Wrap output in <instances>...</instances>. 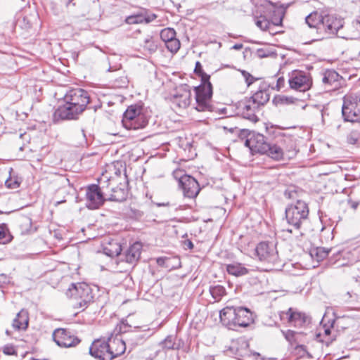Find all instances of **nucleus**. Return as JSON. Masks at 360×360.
<instances>
[{
  "mask_svg": "<svg viewBox=\"0 0 360 360\" xmlns=\"http://www.w3.org/2000/svg\"><path fill=\"white\" fill-rule=\"evenodd\" d=\"M343 25L342 18L334 14L324 15L321 27H320V37L314 40H319L337 34L338 30L343 27Z\"/></svg>",
  "mask_w": 360,
  "mask_h": 360,
  "instance_id": "obj_9",
  "label": "nucleus"
},
{
  "mask_svg": "<svg viewBox=\"0 0 360 360\" xmlns=\"http://www.w3.org/2000/svg\"><path fill=\"white\" fill-rule=\"evenodd\" d=\"M6 233L5 229L3 227L0 226V240H2L5 238Z\"/></svg>",
  "mask_w": 360,
  "mask_h": 360,
  "instance_id": "obj_58",
  "label": "nucleus"
},
{
  "mask_svg": "<svg viewBox=\"0 0 360 360\" xmlns=\"http://www.w3.org/2000/svg\"><path fill=\"white\" fill-rule=\"evenodd\" d=\"M240 72L248 86H250L252 84L254 83L255 81L257 79L245 70H241Z\"/></svg>",
  "mask_w": 360,
  "mask_h": 360,
  "instance_id": "obj_43",
  "label": "nucleus"
},
{
  "mask_svg": "<svg viewBox=\"0 0 360 360\" xmlns=\"http://www.w3.org/2000/svg\"><path fill=\"white\" fill-rule=\"evenodd\" d=\"M62 202H63V201L57 202V203H56V204H57V205H58V204L61 203Z\"/></svg>",
  "mask_w": 360,
  "mask_h": 360,
  "instance_id": "obj_64",
  "label": "nucleus"
},
{
  "mask_svg": "<svg viewBox=\"0 0 360 360\" xmlns=\"http://www.w3.org/2000/svg\"><path fill=\"white\" fill-rule=\"evenodd\" d=\"M162 347L167 349H174V338L172 335L167 336L162 342Z\"/></svg>",
  "mask_w": 360,
  "mask_h": 360,
  "instance_id": "obj_42",
  "label": "nucleus"
},
{
  "mask_svg": "<svg viewBox=\"0 0 360 360\" xmlns=\"http://www.w3.org/2000/svg\"><path fill=\"white\" fill-rule=\"evenodd\" d=\"M279 317L281 321H286L295 327L302 326L307 321L305 314L293 308H289L286 311H280Z\"/></svg>",
  "mask_w": 360,
  "mask_h": 360,
  "instance_id": "obj_16",
  "label": "nucleus"
},
{
  "mask_svg": "<svg viewBox=\"0 0 360 360\" xmlns=\"http://www.w3.org/2000/svg\"><path fill=\"white\" fill-rule=\"evenodd\" d=\"M175 37L176 31L173 28H165L160 32V38L165 43H167Z\"/></svg>",
  "mask_w": 360,
  "mask_h": 360,
  "instance_id": "obj_38",
  "label": "nucleus"
},
{
  "mask_svg": "<svg viewBox=\"0 0 360 360\" xmlns=\"http://www.w3.org/2000/svg\"><path fill=\"white\" fill-rule=\"evenodd\" d=\"M121 245L116 242L111 243L109 244V246H106L103 248L104 253L110 257L118 256L121 253Z\"/></svg>",
  "mask_w": 360,
  "mask_h": 360,
  "instance_id": "obj_34",
  "label": "nucleus"
},
{
  "mask_svg": "<svg viewBox=\"0 0 360 360\" xmlns=\"http://www.w3.org/2000/svg\"><path fill=\"white\" fill-rule=\"evenodd\" d=\"M231 350L234 352L236 358L240 360H245L250 353L248 342L244 338H240L233 342Z\"/></svg>",
  "mask_w": 360,
  "mask_h": 360,
  "instance_id": "obj_22",
  "label": "nucleus"
},
{
  "mask_svg": "<svg viewBox=\"0 0 360 360\" xmlns=\"http://www.w3.org/2000/svg\"><path fill=\"white\" fill-rule=\"evenodd\" d=\"M254 20L255 25L262 30H266L269 27L270 21L266 15H255Z\"/></svg>",
  "mask_w": 360,
  "mask_h": 360,
  "instance_id": "obj_37",
  "label": "nucleus"
},
{
  "mask_svg": "<svg viewBox=\"0 0 360 360\" xmlns=\"http://www.w3.org/2000/svg\"><path fill=\"white\" fill-rule=\"evenodd\" d=\"M145 212L142 210L139 209H131V217L137 219L141 220L144 218Z\"/></svg>",
  "mask_w": 360,
  "mask_h": 360,
  "instance_id": "obj_46",
  "label": "nucleus"
},
{
  "mask_svg": "<svg viewBox=\"0 0 360 360\" xmlns=\"http://www.w3.org/2000/svg\"><path fill=\"white\" fill-rule=\"evenodd\" d=\"M269 21H271V22L274 25H281L283 21L282 12L279 10H274L273 11V16L271 18Z\"/></svg>",
  "mask_w": 360,
  "mask_h": 360,
  "instance_id": "obj_41",
  "label": "nucleus"
},
{
  "mask_svg": "<svg viewBox=\"0 0 360 360\" xmlns=\"http://www.w3.org/2000/svg\"><path fill=\"white\" fill-rule=\"evenodd\" d=\"M255 255L261 262L270 267L278 262L276 246L270 243L261 242L255 248Z\"/></svg>",
  "mask_w": 360,
  "mask_h": 360,
  "instance_id": "obj_8",
  "label": "nucleus"
},
{
  "mask_svg": "<svg viewBox=\"0 0 360 360\" xmlns=\"http://www.w3.org/2000/svg\"><path fill=\"white\" fill-rule=\"evenodd\" d=\"M82 113L81 111H79L77 108L73 107L69 103H65L55 110L53 119L55 121L76 120Z\"/></svg>",
  "mask_w": 360,
  "mask_h": 360,
  "instance_id": "obj_19",
  "label": "nucleus"
},
{
  "mask_svg": "<svg viewBox=\"0 0 360 360\" xmlns=\"http://www.w3.org/2000/svg\"><path fill=\"white\" fill-rule=\"evenodd\" d=\"M355 141H356V140H355V139H350V143H355Z\"/></svg>",
  "mask_w": 360,
  "mask_h": 360,
  "instance_id": "obj_62",
  "label": "nucleus"
},
{
  "mask_svg": "<svg viewBox=\"0 0 360 360\" xmlns=\"http://www.w3.org/2000/svg\"><path fill=\"white\" fill-rule=\"evenodd\" d=\"M270 96L268 90L259 89L250 98L255 104L259 108L266 104L269 100Z\"/></svg>",
  "mask_w": 360,
  "mask_h": 360,
  "instance_id": "obj_29",
  "label": "nucleus"
},
{
  "mask_svg": "<svg viewBox=\"0 0 360 360\" xmlns=\"http://www.w3.org/2000/svg\"><path fill=\"white\" fill-rule=\"evenodd\" d=\"M352 278L356 283H360V270L359 269L356 270V272L354 273V275L352 276Z\"/></svg>",
  "mask_w": 360,
  "mask_h": 360,
  "instance_id": "obj_54",
  "label": "nucleus"
},
{
  "mask_svg": "<svg viewBox=\"0 0 360 360\" xmlns=\"http://www.w3.org/2000/svg\"><path fill=\"white\" fill-rule=\"evenodd\" d=\"M254 133V131H250V130H248V129H241L240 131V134H239V137L242 139V140H246V139H249V138L250 137V134Z\"/></svg>",
  "mask_w": 360,
  "mask_h": 360,
  "instance_id": "obj_48",
  "label": "nucleus"
},
{
  "mask_svg": "<svg viewBox=\"0 0 360 360\" xmlns=\"http://www.w3.org/2000/svg\"><path fill=\"white\" fill-rule=\"evenodd\" d=\"M243 45L242 44H236L232 46V49L234 50H240L242 49Z\"/></svg>",
  "mask_w": 360,
  "mask_h": 360,
  "instance_id": "obj_59",
  "label": "nucleus"
},
{
  "mask_svg": "<svg viewBox=\"0 0 360 360\" xmlns=\"http://www.w3.org/2000/svg\"><path fill=\"white\" fill-rule=\"evenodd\" d=\"M128 327H131V326H128V323L124 321H122V323H121V325H120V332L121 333H127L128 331V329L127 328Z\"/></svg>",
  "mask_w": 360,
  "mask_h": 360,
  "instance_id": "obj_52",
  "label": "nucleus"
},
{
  "mask_svg": "<svg viewBox=\"0 0 360 360\" xmlns=\"http://www.w3.org/2000/svg\"><path fill=\"white\" fill-rule=\"evenodd\" d=\"M191 91L189 86L184 84L179 86L172 97V103L179 108H186L191 103Z\"/></svg>",
  "mask_w": 360,
  "mask_h": 360,
  "instance_id": "obj_17",
  "label": "nucleus"
},
{
  "mask_svg": "<svg viewBox=\"0 0 360 360\" xmlns=\"http://www.w3.org/2000/svg\"><path fill=\"white\" fill-rule=\"evenodd\" d=\"M330 251V249L319 247L311 250L310 255L312 257H315L317 261H321L328 255Z\"/></svg>",
  "mask_w": 360,
  "mask_h": 360,
  "instance_id": "obj_35",
  "label": "nucleus"
},
{
  "mask_svg": "<svg viewBox=\"0 0 360 360\" xmlns=\"http://www.w3.org/2000/svg\"><path fill=\"white\" fill-rule=\"evenodd\" d=\"M165 46L171 53H174L179 50L181 43L180 41L178 39H176V37H175L173 39L165 43Z\"/></svg>",
  "mask_w": 360,
  "mask_h": 360,
  "instance_id": "obj_39",
  "label": "nucleus"
},
{
  "mask_svg": "<svg viewBox=\"0 0 360 360\" xmlns=\"http://www.w3.org/2000/svg\"><path fill=\"white\" fill-rule=\"evenodd\" d=\"M55 342L61 347H75L80 342V340L72 334L70 330L64 328H58L53 333Z\"/></svg>",
  "mask_w": 360,
  "mask_h": 360,
  "instance_id": "obj_12",
  "label": "nucleus"
},
{
  "mask_svg": "<svg viewBox=\"0 0 360 360\" xmlns=\"http://www.w3.org/2000/svg\"><path fill=\"white\" fill-rule=\"evenodd\" d=\"M288 83L292 89L304 92L311 88L312 79L309 73L295 70L289 74Z\"/></svg>",
  "mask_w": 360,
  "mask_h": 360,
  "instance_id": "obj_11",
  "label": "nucleus"
},
{
  "mask_svg": "<svg viewBox=\"0 0 360 360\" xmlns=\"http://www.w3.org/2000/svg\"><path fill=\"white\" fill-rule=\"evenodd\" d=\"M174 177L178 180L184 195L188 198H195L199 193L200 188L195 178L184 174L181 169H176L173 172Z\"/></svg>",
  "mask_w": 360,
  "mask_h": 360,
  "instance_id": "obj_7",
  "label": "nucleus"
},
{
  "mask_svg": "<svg viewBox=\"0 0 360 360\" xmlns=\"http://www.w3.org/2000/svg\"><path fill=\"white\" fill-rule=\"evenodd\" d=\"M157 18L154 13L148 14L146 9L142 10L141 12L133 14L126 18L125 22L129 25L140 24V23H149L153 21Z\"/></svg>",
  "mask_w": 360,
  "mask_h": 360,
  "instance_id": "obj_23",
  "label": "nucleus"
},
{
  "mask_svg": "<svg viewBox=\"0 0 360 360\" xmlns=\"http://www.w3.org/2000/svg\"><path fill=\"white\" fill-rule=\"evenodd\" d=\"M264 154L276 160H280L285 158V153L283 150L276 144L271 145L269 143V150H267L266 153Z\"/></svg>",
  "mask_w": 360,
  "mask_h": 360,
  "instance_id": "obj_31",
  "label": "nucleus"
},
{
  "mask_svg": "<svg viewBox=\"0 0 360 360\" xmlns=\"http://www.w3.org/2000/svg\"><path fill=\"white\" fill-rule=\"evenodd\" d=\"M118 181L117 178H108L106 181L101 183V186L99 188L103 193V197L106 196L108 199V195H110V186L117 185Z\"/></svg>",
  "mask_w": 360,
  "mask_h": 360,
  "instance_id": "obj_33",
  "label": "nucleus"
},
{
  "mask_svg": "<svg viewBox=\"0 0 360 360\" xmlns=\"http://www.w3.org/2000/svg\"><path fill=\"white\" fill-rule=\"evenodd\" d=\"M20 226L25 231H28L32 226V220L30 217H23L20 219Z\"/></svg>",
  "mask_w": 360,
  "mask_h": 360,
  "instance_id": "obj_45",
  "label": "nucleus"
},
{
  "mask_svg": "<svg viewBox=\"0 0 360 360\" xmlns=\"http://www.w3.org/2000/svg\"><path fill=\"white\" fill-rule=\"evenodd\" d=\"M286 231L288 232H290V233L292 232V229H287Z\"/></svg>",
  "mask_w": 360,
  "mask_h": 360,
  "instance_id": "obj_63",
  "label": "nucleus"
},
{
  "mask_svg": "<svg viewBox=\"0 0 360 360\" xmlns=\"http://www.w3.org/2000/svg\"><path fill=\"white\" fill-rule=\"evenodd\" d=\"M129 80L126 76H122L115 80V85L118 88H124L128 86Z\"/></svg>",
  "mask_w": 360,
  "mask_h": 360,
  "instance_id": "obj_44",
  "label": "nucleus"
},
{
  "mask_svg": "<svg viewBox=\"0 0 360 360\" xmlns=\"http://www.w3.org/2000/svg\"><path fill=\"white\" fill-rule=\"evenodd\" d=\"M127 176L124 174L122 181H118L117 185L110 186V195H108V200L119 202L126 200L127 196Z\"/></svg>",
  "mask_w": 360,
  "mask_h": 360,
  "instance_id": "obj_20",
  "label": "nucleus"
},
{
  "mask_svg": "<svg viewBox=\"0 0 360 360\" xmlns=\"http://www.w3.org/2000/svg\"><path fill=\"white\" fill-rule=\"evenodd\" d=\"M342 77L339 74L333 70H328L323 74L322 77V82L324 85V88L327 91H332L337 89L340 86V79Z\"/></svg>",
  "mask_w": 360,
  "mask_h": 360,
  "instance_id": "obj_21",
  "label": "nucleus"
},
{
  "mask_svg": "<svg viewBox=\"0 0 360 360\" xmlns=\"http://www.w3.org/2000/svg\"><path fill=\"white\" fill-rule=\"evenodd\" d=\"M226 270L229 274L236 277L247 275L250 271L244 264L236 262L226 264Z\"/></svg>",
  "mask_w": 360,
  "mask_h": 360,
  "instance_id": "obj_25",
  "label": "nucleus"
},
{
  "mask_svg": "<svg viewBox=\"0 0 360 360\" xmlns=\"http://www.w3.org/2000/svg\"><path fill=\"white\" fill-rule=\"evenodd\" d=\"M210 292L215 302H219L226 295V289L221 285H212L210 287Z\"/></svg>",
  "mask_w": 360,
  "mask_h": 360,
  "instance_id": "obj_32",
  "label": "nucleus"
},
{
  "mask_svg": "<svg viewBox=\"0 0 360 360\" xmlns=\"http://www.w3.org/2000/svg\"><path fill=\"white\" fill-rule=\"evenodd\" d=\"M292 98H286V101H288V102H292Z\"/></svg>",
  "mask_w": 360,
  "mask_h": 360,
  "instance_id": "obj_61",
  "label": "nucleus"
},
{
  "mask_svg": "<svg viewBox=\"0 0 360 360\" xmlns=\"http://www.w3.org/2000/svg\"><path fill=\"white\" fill-rule=\"evenodd\" d=\"M86 207L91 210L98 208L105 200L103 193L99 186L91 184L86 188Z\"/></svg>",
  "mask_w": 360,
  "mask_h": 360,
  "instance_id": "obj_15",
  "label": "nucleus"
},
{
  "mask_svg": "<svg viewBox=\"0 0 360 360\" xmlns=\"http://www.w3.org/2000/svg\"><path fill=\"white\" fill-rule=\"evenodd\" d=\"M119 165H120L121 169H116V168H115V176H113L112 178H117L119 181H123V177H124V174H126V169H125V167H124L122 165V164H119Z\"/></svg>",
  "mask_w": 360,
  "mask_h": 360,
  "instance_id": "obj_47",
  "label": "nucleus"
},
{
  "mask_svg": "<svg viewBox=\"0 0 360 360\" xmlns=\"http://www.w3.org/2000/svg\"><path fill=\"white\" fill-rule=\"evenodd\" d=\"M257 54L260 58H265L269 56V52H267L265 50L260 49L257 50Z\"/></svg>",
  "mask_w": 360,
  "mask_h": 360,
  "instance_id": "obj_53",
  "label": "nucleus"
},
{
  "mask_svg": "<svg viewBox=\"0 0 360 360\" xmlns=\"http://www.w3.org/2000/svg\"><path fill=\"white\" fill-rule=\"evenodd\" d=\"M296 349H297V350H298V351H300H300H302V352H303V354H304V353H306L307 355H309V353L307 352V350H306V347H305V346H304V345H298V346L296 347Z\"/></svg>",
  "mask_w": 360,
  "mask_h": 360,
  "instance_id": "obj_56",
  "label": "nucleus"
},
{
  "mask_svg": "<svg viewBox=\"0 0 360 360\" xmlns=\"http://www.w3.org/2000/svg\"><path fill=\"white\" fill-rule=\"evenodd\" d=\"M169 261V259L159 257L157 259V264L161 266L168 267V265L166 263H167Z\"/></svg>",
  "mask_w": 360,
  "mask_h": 360,
  "instance_id": "obj_51",
  "label": "nucleus"
},
{
  "mask_svg": "<svg viewBox=\"0 0 360 360\" xmlns=\"http://www.w3.org/2000/svg\"><path fill=\"white\" fill-rule=\"evenodd\" d=\"M285 86V79L283 77H280L277 79L276 89L279 91Z\"/></svg>",
  "mask_w": 360,
  "mask_h": 360,
  "instance_id": "obj_50",
  "label": "nucleus"
},
{
  "mask_svg": "<svg viewBox=\"0 0 360 360\" xmlns=\"http://www.w3.org/2000/svg\"><path fill=\"white\" fill-rule=\"evenodd\" d=\"M28 312L25 309H22L17 314L16 317L14 319L13 326L18 330L26 329L28 326Z\"/></svg>",
  "mask_w": 360,
  "mask_h": 360,
  "instance_id": "obj_28",
  "label": "nucleus"
},
{
  "mask_svg": "<svg viewBox=\"0 0 360 360\" xmlns=\"http://www.w3.org/2000/svg\"><path fill=\"white\" fill-rule=\"evenodd\" d=\"M283 336L290 344H293L297 341L298 333L292 330H281Z\"/></svg>",
  "mask_w": 360,
  "mask_h": 360,
  "instance_id": "obj_40",
  "label": "nucleus"
},
{
  "mask_svg": "<svg viewBox=\"0 0 360 360\" xmlns=\"http://www.w3.org/2000/svg\"><path fill=\"white\" fill-rule=\"evenodd\" d=\"M194 71L201 79V84L195 87V109L198 111H212V86L210 82V76L203 71L199 61L196 62Z\"/></svg>",
  "mask_w": 360,
  "mask_h": 360,
  "instance_id": "obj_2",
  "label": "nucleus"
},
{
  "mask_svg": "<svg viewBox=\"0 0 360 360\" xmlns=\"http://www.w3.org/2000/svg\"><path fill=\"white\" fill-rule=\"evenodd\" d=\"M63 101L64 103H69L83 112L90 102V98L86 91L82 89H72L66 92Z\"/></svg>",
  "mask_w": 360,
  "mask_h": 360,
  "instance_id": "obj_10",
  "label": "nucleus"
},
{
  "mask_svg": "<svg viewBox=\"0 0 360 360\" xmlns=\"http://www.w3.org/2000/svg\"><path fill=\"white\" fill-rule=\"evenodd\" d=\"M220 321L229 329L247 327L253 323V314L248 308L227 305L220 311Z\"/></svg>",
  "mask_w": 360,
  "mask_h": 360,
  "instance_id": "obj_1",
  "label": "nucleus"
},
{
  "mask_svg": "<svg viewBox=\"0 0 360 360\" xmlns=\"http://www.w3.org/2000/svg\"><path fill=\"white\" fill-rule=\"evenodd\" d=\"M309 208L307 203L297 200L295 204L288 206L285 209V218L288 224L299 229L302 224L307 220Z\"/></svg>",
  "mask_w": 360,
  "mask_h": 360,
  "instance_id": "obj_5",
  "label": "nucleus"
},
{
  "mask_svg": "<svg viewBox=\"0 0 360 360\" xmlns=\"http://www.w3.org/2000/svg\"><path fill=\"white\" fill-rule=\"evenodd\" d=\"M6 185L8 188H18L19 186V184L16 181L14 182L13 185H12V184L10 183L8 180L6 181Z\"/></svg>",
  "mask_w": 360,
  "mask_h": 360,
  "instance_id": "obj_55",
  "label": "nucleus"
},
{
  "mask_svg": "<svg viewBox=\"0 0 360 360\" xmlns=\"http://www.w3.org/2000/svg\"><path fill=\"white\" fill-rule=\"evenodd\" d=\"M184 245L188 249H192L193 248V243L191 240H186L184 242Z\"/></svg>",
  "mask_w": 360,
  "mask_h": 360,
  "instance_id": "obj_57",
  "label": "nucleus"
},
{
  "mask_svg": "<svg viewBox=\"0 0 360 360\" xmlns=\"http://www.w3.org/2000/svg\"><path fill=\"white\" fill-rule=\"evenodd\" d=\"M89 354L98 360H112L113 356L108 348V342L105 340H95L89 347Z\"/></svg>",
  "mask_w": 360,
  "mask_h": 360,
  "instance_id": "obj_18",
  "label": "nucleus"
},
{
  "mask_svg": "<svg viewBox=\"0 0 360 360\" xmlns=\"http://www.w3.org/2000/svg\"><path fill=\"white\" fill-rule=\"evenodd\" d=\"M259 108L252 102V100L245 99L240 101L237 105V113L245 119L251 122H256L258 121L257 112Z\"/></svg>",
  "mask_w": 360,
  "mask_h": 360,
  "instance_id": "obj_14",
  "label": "nucleus"
},
{
  "mask_svg": "<svg viewBox=\"0 0 360 360\" xmlns=\"http://www.w3.org/2000/svg\"><path fill=\"white\" fill-rule=\"evenodd\" d=\"M3 352L5 354L13 355L15 354V349L13 345H6L3 348Z\"/></svg>",
  "mask_w": 360,
  "mask_h": 360,
  "instance_id": "obj_49",
  "label": "nucleus"
},
{
  "mask_svg": "<svg viewBox=\"0 0 360 360\" xmlns=\"http://www.w3.org/2000/svg\"><path fill=\"white\" fill-rule=\"evenodd\" d=\"M142 46L149 53L155 52L158 49V44L151 36H148L144 39Z\"/></svg>",
  "mask_w": 360,
  "mask_h": 360,
  "instance_id": "obj_36",
  "label": "nucleus"
},
{
  "mask_svg": "<svg viewBox=\"0 0 360 360\" xmlns=\"http://www.w3.org/2000/svg\"><path fill=\"white\" fill-rule=\"evenodd\" d=\"M358 206V203L357 202H352L351 204V207L353 208V209H356Z\"/></svg>",
  "mask_w": 360,
  "mask_h": 360,
  "instance_id": "obj_60",
  "label": "nucleus"
},
{
  "mask_svg": "<svg viewBox=\"0 0 360 360\" xmlns=\"http://www.w3.org/2000/svg\"><path fill=\"white\" fill-rule=\"evenodd\" d=\"M122 122L127 129H139L143 128L148 121L142 113V108L137 105H132L129 106L124 112Z\"/></svg>",
  "mask_w": 360,
  "mask_h": 360,
  "instance_id": "obj_6",
  "label": "nucleus"
},
{
  "mask_svg": "<svg viewBox=\"0 0 360 360\" xmlns=\"http://www.w3.org/2000/svg\"><path fill=\"white\" fill-rule=\"evenodd\" d=\"M332 326L333 323L330 326L324 325L321 328H320L319 332L316 335L317 340L325 342L326 345H329L334 340L330 337V327Z\"/></svg>",
  "mask_w": 360,
  "mask_h": 360,
  "instance_id": "obj_30",
  "label": "nucleus"
},
{
  "mask_svg": "<svg viewBox=\"0 0 360 360\" xmlns=\"http://www.w3.org/2000/svg\"><path fill=\"white\" fill-rule=\"evenodd\" d=\"M342 115L345 122L360 121V92L347 94L342 98Z\"/></svg>",
  "mask_w": 360,
  "mask_h": 360,
  "instance_id": "obj_4",
  "label": "nucleus"
},
{
  "mask_svg": "<svg viewBox=\"0 0 360 360\" xmlns=\"http://www.w3.org/2000/svg\"><path fill=\"white\" fill-rule=\"evenodd\" d=\"M106 342H108V348L110 352V355L112 354L113 359L122 354L125 352V342L120 337L115 336L110 338Z\"/></svg>",
  "mask_w": 360,
  "mask_h": 360,
  "instance_id": "obj_24",
  "label": "nucleus"
},
{
  "mask_svg": "<svg viewBox=\"0 0 360 360\" xmlns=\"http://www.w3.org/2000/svg\"><path fill=\"white\" fill-rule=\"evenodd\" d=\"M249 139H246L245 146L250 148L252 153H265L269 150V143L266 141L264 135L254 131Z\"/></svg>",
  "mask_w": 360,
  "mask_h": 360,
  "instance_id": "obj_13",
  "label": "nucleus"
},
{
  "mask_svg": "<svg viewBox=\"0 0 360 360\" xmlns=\"http://www.w3.org/2000/svg\"><path fill=\"white\" fill-rule=\"evenodd\" d=\"M66 295L72 301L74 308L81 311L84 310L94 299L91 288L84 282L72 283Z\"/></svg>",
  "mask_w": 360,
  "mask_h": 360,
  "instance_id": "obj_3",
  "label": "nucleus"
},
{
  "mask_svg": "<svg viewBox=\"0 0 360 360\" xmlns=\"http://www.w3.org/2000/svg\"><path fill=\"white\" fill-rule=\"evenodd\" d=\"M142 245L140 243H134L125 253V259L127 263L134 264L140 258Z\"/></svg>",
  "mask_w": 360,
  "mask_h": 360,
  "instance_id": "obj_26",
  "label": "nucleus"
},
{
  "mask_svg": "<svg viewBox=\"0 0 360 360\" xmlns=\"http://www.w3.org/2000/svg\"><path fill=\"white\" fill-rule=\"evenodd\" d=\"M323 15H320L317 12H313L308 15L305 21L306 23L310 28H313L316 30L317 34L320 35V27H321V23L323 21Z\"/></svg>",
  "mask_w": 360,
  "mask_h": 360,
  "instance_id": "obj_27",
  "label": "nucleus"
}]
</instances>
